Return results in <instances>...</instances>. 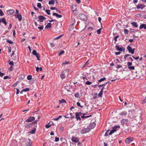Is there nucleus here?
Masks as SVG:
<instances>
[{
    "label": "nucleus",
    "instance_id": "nucleus-8",
    "mask_svg": "<svg viewBox=\"0 0 146 146\" xmlns=\"http://www.w3.org/2000/svg\"><path fill=\"white\" fill-rule=\"evenodd\" d=\"M145 5L143 4H140L137 5L136 8L137 9H142L144 8L145 7Z\"/></svg>",
    "mask_w": 146,
    "mask_h": 146
},
{
    "label": "nucleus",
    "instance_id": "nucleus-17",
    "mask_svg": "<svg viewBox=\"0 0 146 146\" xmlns=\"http://www.w3.org/2000/svg\"><path fill=\"white\" fill-rule=\"evenodd\" d=\"M144 28L145 29H146V24H141L139 26V29H141L143 28Z\"/></svg>",
    "mask_w": 146,
    "mask_h": 146
},
{
    "label": "nucleus",
    "instance_id": "nucleus-39",
    "mask_svg": "<svg viewBox=\"0 0 146 146\" xmlns=\"http://www.w3.org/2000/svg\"><path fill=\"white\" fill-rule=\"evenodd\" d=\"M92 84V82L89 81H87L86 82V84L88 85H90Z\"/></svg>",
    "mask_w": 146,
    "mask_h": 146
},
{
    "label": "nucleus",
    "instance_id": "nucleus-45",
    "mask_svg": "<svg viewBox=\"0 0 146 146\" xmlns=\"http://www.w3.org/2000/svg\"><path fill=\"white\" fill-rule=\"evenodd\" d=\"M69 64V62H67L66 61H64V62H63L62 63V65H64L65 64Z\"/></svg>",
    "mask_w": 146,
    "mask_h": 146
},
{
    "label": "nucleus",
    "instance_id": "nucleus-58",
    "mask_svg": "<svg viewBox=\"0 0 146 146\" xmlns=\"http://www.w3.org/2000/svg\"><path fill=\"white\" fill-rule=\"evenodd\" d=\"M130 56V55L129 54H126L124 56V58L126 59V58L128 57L129 56Z\"/></svg>",
    "mask_w": 146,
    "mask_h": 146
},
{
    "label": "nucleus",
    "instance_id": "nucleus-57",
    "mask_svg": "<svg viewBox=\"0 0 146 146\" xmlns=\"http://www.w3.org/2000/svg\"><path fill=\"white\" fill-rule=\"evenodd\" d=\"M59 140V137H55V141L56 142L58 141Z\"/></svg>",
    "mask_w": 146,
    "mask_h": 146
},
{
    "label": "nucleus",
    "instance_id": "nucleus-13",
    "mask_svg": "<svg viewBox=\"0 0 146 146\" xmlns=\"http://www.w3.org/2000/svg\"><path fill=\"white\" fill-rule=\"evenodd\" d=\"M39 21L40 22H42L43 20H45L46 18L40 15L38 17Z\"/></svg>",
    "mask_w": 146,
    "mask_h": 146
},
{
    "label": "nucleus",
    "instance_id": "nucleus-4",
    "mask_svg": "<svg viewBox=\"0 0 146 146\" xmlns=\"http://www.w3.org/2000/svg\"><path fill=\"white\" fill-rule=\"evenodd\" d=\"M127 48L129 52H131L132 54L134 53L135 48L132 49L129 46H128Z\"/></svg>",
    "mask_w": 146,
    "mask_h": 146
},
{
    "label": "nucleus",
    "instance_id": "nucleus-7",
    "mask_svg": "<svg viewBox=\"0 0 146 146\" xmlns=\"http://www.w3.org/2000/svg\"><path fill=\"white\" fill-rule=\"evenodd\" d=\"M75 114L76 115V119L77 120H81V119L80 116H81V112H76Z\"/></svg>",
    "mask_w": 146,
    "mask_h": 146
},
{
    "label": "nucleus",
    "instance_id": "nucleus-11",
    "mask_svg": "<svg viewBox=\"0 0 146 146\" xmlns=\"http://www.w3.org/2000/svg\"><path fill=\"white\" fill-rule=\"evenodd\" d=\"M7 13L9 15H11L14 13V10L13 9H9L7 11Z\"/></svg>",
    "mask_w": 146,
    "mask_h": 146
},
{
    "label": "nucleus",
    "instance_id": "nucleus-37",
    "mask_svg": "<svg viewBox=\"0 0 146 146\" xmlns=\"http://www.w3.org/2000/svg\"><path fill=\"white\" fill-rule=\"evenodd\" d=\"M102 29V27L100 28L99 29H98L97 30V34H99L100 33H101V30Z\"/></svg>",
    "mask_w": 146,
    "mask_h": 146
},
{
    "label": "nucleus",
    "instance_id": "nucleus-54",
    "mask_svg": "<svg viewBox=\"0 0 146 146\" xmlns=\"http://www.w3.org/2000/svg\"><path fill=\"white\" fill-rule=\"evenodd\" d=\"M132 57L135 60H137L139 59V57L137 56L136 57H134L133 56H132Z\"/></svg>",
    "mask_w": 146,
    "mask_h": 146
},
{
    "label": "nucleus",
    "instance_id": "nucleus-48",
    "mask_svg": "<svg viewBox=\"0 0 146 146\" xmlns=\"http://www.w3.org/2000/svg\"><path fill=\"white\" fill-rule=\"evenodd\" d=\"M132 65V63L131 62H128L127 63V65L128 67L131 66Z\"/></svg>",
    "mask_w": 146,
    "mask_h": 146
},
{
    "label": "nucleus",
    "instance_id": "nucleus-10",
    "mask_svg": "<svg viewBox=\"0 0 146 146\" xmlns=\"http://www.w3.org/2000/svg\"><path fill=\"white\" fill-rule=\"evenodd\" d=\"M96 124L94 122H93L91 123H90L89 125L88 128H89L90 130L93 129L96 126Z\"/></svg>",
    "mask_w": 146,
    "mask_h": 146
},
{
    "label": "nucleus",
    "instance_id": "nucleus-46",
    "mask_svg": "<svg viewBox=\"0 0 146 146\" xmlns=\"http://www.w3.org/2000/svg\"><path fill=\"white\" fill-rule=\"evenodd\" d=\"M62 36V35H60V36H58V37H56L55 38V40H58V39H59V38H60Z\"/></svg>",
    "mask_w": 146,
    "mask_h": 146
},
{
    "label": "nucleus",
    "instance_id": "nucleus-35",
    "mask_svg": "<svg viewBox=\"0 0 146 146\" xmlns=\"http://www.w3.org/2000/svg\"><path fill=\"white\" fill-rule=\"evenodd\" d=\"M74 95L76 97L78 98L79 96L80 95L78 93H75Z\"/></svg>",
    "mask_w": 146,
    "mask_h": 146
},
{
    "label": "nucleus",
    "instance_id": "nucleus-61",
    "mask_svg": "<svg viewBox=\"0 0 146 146\" xmlns=\"http://www.w3.org/2000/svg\"><path fill=\"white\" fill-rule=\"evenodd\" d=\"M50 125H49V124H47L46 125V126H45V127H46V128H49L50 127Z\"/></svg>",
    "mask_w": 146,
    "mask_h": 146
},
{
    "label": "nucleus",
    "instance_id": "nucleus-27",
    "mask_svg": "<svg viewBox=\"0 0 146 146\" xmlns=\"http://www.w3.org/2000/svg\"><path fill=\"white\" fill-rule=\"evenodd\" d=\"M81 19L83 20H85L86 19V16L84 14H81Z\"/></svg>",
    "mask_w": 146,
    "mask_h": 146
},
{
    "label": "nucleus",
    "instance_id": "nucleus-63",
    "mask_svg": "<svg viewBox=\"0 0 146 146\" xmlns=\"http://www.w3.org/2000/svg\"><path fill=\"white\" fill-rule=\"evenodd\" d=\"M50 9L51 10H56V9H57L55 7H52L50 8Z\"/></svg>",
    "mask_w": 146,
    "mask_h": 146
},
{
    "label": "nucleus",
    "instance_id": "nucleus-59",
    "mask_svg": "<svg viewBox=\"0 0 146 146\" xmlns=\"http://www.w3.org/2000/svg\"><path fill=\"white\" fill-rule=\"evenodd\" d=\"M36 130V129L35 128L32 131L31 133L32 134L35 133V132Z\"/></svg>",
    "mask_w": 146,
    "mask_h": 146
},
{
    "label": "nucleus",
    "instance_id": "nucleus-47",
    "mask_svg": "<svg viewBox=\"0 0 146 146\" xmlns=\"http://www.w3.org/2000/svg\"><path fill=\"white\" fill-rule=\"evenodd\" d=\"M119 37V36L118 35H117L114 37V39L115 42H116L117 41V38Z\"/></svg>",
    "mask_w": 146,
    "mask_h": 146
},
{
    "label": "nucleus",
    "instance_id": "nucleus-16",
    "mask_svg": "<svg viewBox=\"0 0 146 146\" xmlns=\"http://www.w3.org/2000/svg\"><path fill=\"white\" fill-rule=\"evenodd\" d=\"M128 120L126 119H123L121 121V123L122 124H124L127 123Z\"/></svg>",
    "mask_w": 146,
    "mask_h": 146
},
{
    "label": "nucleus",
    "instance_id": "nucleus-44",
    "mask_svg": "<svg viewBox=\"0 0 146 146\" xmlns=\"http://www.w3.org/2000/svg\"><path fill=\"white\" fill-rule=\"evenodd\" d=\"M7 42L9 43V44H11L13 43V42H12V41L10 40H8V39L7 40Z\"/></svg>",
    "mask_w": 146,
    "mask_h": 146
},
{
    "label": "nucleus",
    "instance_id": "nucleus-15",
    "mask_svg": "<svg viewBox=\"0 0 146 146\" xmlns=\"http://www.w3.org/2000/svg\"><path fill=\"white\" fill-rule=\"evenodd\" d=\"M77 6L75 5H72L71 9L73 12L75 11L77 9Z\"/></svg>",
    "mask_w": 146,
    "mask_h": 146
},
{
    "label": "nucleus",
    "instance_id": "nucleus-41",
    "mask_svg": "<svg viewBox=\"0 0 146 146\" xmlns=\"http://www.w3.org/2000/svg\"><path fill=\"white\" fill-rule=\"evenodd\" d=\"M77 105L78 106L82 108L83 107V106L80 105V104L79 102H77Z\"/></svg>",
    "mask_w": 146,
    "mask_h": 146
},
{
    "label": "nucleus",
    "instance_id": "nucleus-1",
    "mask_svg": "<svg viewBox=\"0 0 146 146\" xmlns=\"http://www.w3.org/2000/svg\"><path fill=\"white\" fill-rule=\"evenodd\" d=\"M133 137H129L126 138L125 140V142L127 144H129L133 140Z\"/></svg>",
    "mask_w": 146,
    "mask_h": 146
},
{
    "label": "nucleus",
    "instance_id": "nucleus-42",
    "mask_svg": "<svg viewBox=\"0 0 146 146\" xmlns=\"http://www.w3.org/2000/svg\"><path fill=\"white\" fill-rule=\"evenodd\" d=\"M27 79L28 80H30L32 79V77L31 75H29L27 77Z\"/></svg>",
    "mask_w": 146,
    "mask_h": 146
},
{
    "label": "nucleus",
    "instance_id": "nucleus-52",
    "mask_svg": "<svg viewBox=\"0 0 146 146\" xmlns=\"http://www.w3.org/2000/svg\"><path fill=\"white\" fill-rule=\"evenodd\" d=\"M9 78V79H10L11 78L10 77H9V76H4V77H3V79H4V80H5V79H6L7 78Z\"/></svg>",
    "mask_w": 146,
    "mask_h": 146
},
{
    "label": "nucleus",
    "instance_id": "nucleus-9",
    "mask_svg": "<svg viewBox=\"0 0 146 146\" xmlns=\"http://www.w3.org/2000/svg\"><path fill=\"white\" fill-rule=\"evenodd\" d=\"M14 16L16 18H17L19 21H21L22 19V17L21 14L19 15H15Z\"/></svg>",
    "mask_w": 146,
    "mask_h": 146
},
{
    "label": "nucleus",
    "instance_id": "nucleus-26",
    "mask_svg": "<svg viewBox=\"0 0 146 146\" xmlns=\"http://www.w3.org/2000/svg\"><path fill=\"white\" fill-rule=\"evenodd\" d=\"M115 47L117 49V50L120 51H122V48L121 47H119V46L117 45Z\"/></svg>",
    "mask_w": 146,
    "mask_h": 146
},
{
    "label": "nucleus",
    "instance_id": "nucleus-2",
    "mask_svg": "<svg viewBox=\"0 0 146 146\" xmlns=\"http://www.w3.org/2000/svg\"><path fill=\"white\" fill-rule=\"evenodd\" d=\"M90 131V129L88 127L86 128L82 129L81 131V133L82 134H84L87 132H88Z\"/></svg>",
    "mask_w": 146,
    "mask_h": 146
},
{
    "label": "nucleus",
    "instance_id": "nucleus-49",
    "mask_svg": "<svg viewBox=\"0 0 146 146\" xmlns=\"http://www.w3.org/2000/svg\"><path fill=\"white\" fill-rule=\"evenodd\" d=\"M29 90V88H26L25 89H23V91L24 92H26Z\"/></svg>",
    "mask_w": 146,
    "mask_h": 146
},
{
    "label": "nucleus",
    "instance_id": "nucleus-34",
    "mask_svg": "<svg viewBox=\"0 0 146 146\" xmlns=\"http://www.w3.org/2000/svg\"><path fill=\"white\" fill-rule=\"evenodd\" d=\"M37 6L39 9H41L42 7L41 4L40 3H38L37 4Z\"/></svg>",
    "mask_w": 146,
    "mask_h": 146
},
{
    "label": "nucleus",
    "instance_id": "nucleus-28",
    "mask_svg": "<svg viewBox=\"0 0 146 146\" xmlns=\"http://www.w3.org/2000/svg\"><path fill=\"white\" fill-rule=\"evenodd\" d=\"M35 56L36 57L37 59L38 60H40V54H39L38 53L37 54H36Z\"/></svg>",
    "mask_w": 146,
    "mask_h": 146
},
{
    "label": "nucleus",
    "instance_id": "nucleus-12",
    "mask_svg": "<svg viewBox=\"0 0 146 146\" xmlns=\"http://www.w3.org/2000/svg\"><path fill=\"white\" fill-rule=\"evenodd\" d=\"M71 140L72 142L75 143H77L79 141L78 138L75 137H72Z\"/></svg>",
    "mask_w": 146,
    "mask_h": 146
},
{
    "label": "nucleus",
    "instance_id": "nucleus-30",
    "mask_svg": "<svg viewBox=\"0 0 146 146\" xmlns=\"http://www.w3.org/2000/svg\"><path fill=\"white\" fill-rule=\"evenodd\" d=\"M59 102L60 103H66V101L64 99H62L61 100H59Z\"/></svg>",
    "mask_w": 146,
    "mask_h": 146
},
{
    "label": "nucleus",
    "instance_id": "nucleus-25",
    "mask_svg": "<svg viewBox=\"0 0 146 146\" xmlns=\"http://www.w3.org/2000/svg\"><path fill=\"white\" fill-rule=\"evenodd\" d=\"M131 24L133 25V26L135 27H138V25L136 22H132L131 23Z\"/></svg>",
    "mask_w": 146,
    "mask_h": 146
},
{
    "label": "nucleus",
    "instance_id": "nucleus-36",
    "mask_svg": "<svg viewBox=\"0 0 146 146\" xmlns=\"http://www.w3.org/2000/svg\"><path fill=\"white\" fill-rule=\"evenodd\" d=\"M106 79V78H102L100 79V80H99L98 82H102V81H103L104 80H105Z\"/></svg>",
    "mask_w": 146,
    "mask_h": 146
},
{
    "label": "nucleus",
    "instance_id": "nucleus-19",
    "mask_svg": "<svg viewBox=\"0 0 146 146\" xmlns=\"http://www.w3.org/2000/svg\"><path fill=\"white\" fill-rule=\"evenodd\" d=\"M53 16H56L57 18H61L62 16L61 15H58L55 13H53Z\"/></svg>",
    "mask_w": 146,
    "mask_h": 146
},
{
    "label": "nucleus",
    "instance_id": "nucleus-32",
    "mask_svg": "<svg viewBox=\"0 0 146 146\" xmlns=\"http://www.w3.org/2000/svg\"><path fill=\"white\" fill-rule=\"evenodd\" d=\"M32 53L33 55H35L37 54L38 53L36 52V51L35 50H33V51Z\"/></svg>",
    "mask_w": 146,
    "mask_h": 146
},
{
    "label": "nucleus",
    "instance_id": "nucleus-31",
    "mask_svg": "<svg viewBox=\"0 0 146 146\" xmlns=\"http://www.w3.org/2000/svg\"><path fill=\"white\" fill-rule=\"evenodd\" d=\"M9 65H11V68H12L13 66L14 65V62L13 61H10L9 63Z\"/></svg>",
    "mask_w": 146,
    "mask_h": 146
},
{
    "label": "nucleus",
    "instance_id": "nucleus-29",
    "mask_svg": "<svg viewBox=\"0 0 146 146\" xmlns=\"http://www.w3.org/2000/svg\"><path fill=\"white\" fill-rule=\"evenodd\" d=\"M51 24L50 23H47V25L45 27V29H47L48 28H50Z\"/></svg>",
    "mask_w": 146,
    "mask_h": 146
},
{
    "label": "nucleus",
    "instance_id": "nucleus-64",
    "mask_svg": "<svg viewBox=\"0 0 146 146\" xmlns=\"http://www.w3.org/2000/svg\"><path fill=\"white\" fill-rule=\"evenodd\" d=\"M12 25L11 23H10L8 27L9 29H11L12 27Z\"/></svg>",
    "mask_w": 146,
    "mask_h": 146
},
{
    "label": "nucleus",
    "instance_id": "nucleus-24",
    "mask_svg": "<svg viewBox=\"0 0 146 146\" xmlns=\"http://www.w3.org/2000/svg\"><path fill=\"white\" fill-rule=\"evenodd\" d=\"M66 76L64 72H62L61 75L60 77L62 79H63L65 78Z\"/></svg>",
    "mask_w": 146,
    "mask_h": 146
},
{
    "label": "nucleus",
    "instance_id": "nucleus-62",
    "mask_svg": "<svg viewBox=\"0 0 146 146\" xmlns=\"http://www.w3.org/2000/svg\"><path fill=\"white\" fill-rule=\"evenodd\" d=\"M122 67V66L120 65H118L116 67V68L118 69H119Z\"/></svg>",
    "mask_w": 146,
    "mask_h": 146
},
{
    "label": "nucleus",
    "instance_id": "nucleus-43",
    "mask_svg": "<svg viewBox=\"0 0 146 146\" xmlns=\"http://www.w3.org/2000/svg\"><path fill=\"white\" fill-rule=\"evenodd\" d=\"M46 13L48 15H50V10H46Z\"/></svg>",
    "mask_w": 146,
    "mask_h": 146
},
{
    "label": "nucleus",
    "instance_id": "nucleus-6",
    "mask_svg": "<svg viewBox=\"0 0 146 146\" xmlns=\"http://www.w3.org/2000/svg\"><path fill=\"white\" fill-rule=\"evenodd\" d=\"M32 141L31 139H29L27 140L26 141V145L27 146H31Z\"/></svg>",
    "mask_w": 146,
    "mask_h": 146
},
{
    "label": "nucleus",
    "instance_id": "nucleus-20",
    "mask_svg": "<svg viewBox=\"0 0 146 146\" xmlns=\"http://www.w3.org/2000/svg\"><path fill=\"white\" fill-rule=\"evenodd\" d=\"M127 114V112L126 111H122L119 113V115H126Z\"/></svg>",
    "mask_w": 146,
    "mask_h": 146
},
{
    "label": "nucleus",
    "instance_id": "nucleus-22",
    "mask_svg": "<svg viewBox=\"0 0 146 146\" xmlns=\"http://www.w3.org/2000/svg\"><path fill=\"white\" fill-rule=\"evenodd\" d=\"M120 127V126L119 125L115 126L113 127L112 129L115 132L117 131V129L119 128Z\"/></svg>",
    "mask_w": 146,
    "mask_h": 146
},
{
    "label": "nucleus",
    "instance_id": "nucleus-3",
    "mask_svg": "<svg viewBox=\"0 0 146 146\" xmlns=\"http://www.w3.org/2000/svg\"><path fill=\"white\" fill-rule=\"evenodd\" d=\"M37 121H35L33 122L32 123H27L25 125V127L29 129L31 127L32 125H33L34 124H36Z\"/></svg>",
    "mask_w": 146,
    "mask_h": 146
},
{
    "label": "nucleus",
    "instance_id": "nucleus-33",
    "mask_svg": "<svg viewBox=\"0 0 146 146\" xmlns=\"http://www.w3.org/2000/svg\"><path fill=\"white\" fill-rule=\"evenodd\" d=\"M128 68L129 69L131 70H134L135 69V67L134 66H130L128 67Z\"/></svg>",
    "mask_w": 146,
    "mask_h": 146
},
{
    "label": "nucleus",
    "instance_id": "nucleus-40",
    "mask_svg": "<svg viewBox=\"0 0 146 146\" xmlns=\"http://www.w3.org/2000/svg\"><path fill=\"white\" fill-rule=\"evenodd\" d=\"M103 93L102 92H100V93L98 94V96L99 97H101L102 96Z\"/></svg>",
    "mask_w": 146,
    "mask_h": 146
},
{
    "label": "nucleus",
    "instance_id": "nucleus-23",
    "mask_svg": "<svg viewBox=\"0 0 146 146\" xmlns=\"http://www.w3.org/2000/svg\"><path fill=\"white\" fill-rule=\"evenodd\" d=\"M55 2V0H50L48 1V4L49 5H53L54 4Z\"/></svg>",
    "mask_w": 146,
    "mask_h": 146
},
{
    "label": "nucleus",
    "instance_id": "nucleus-18",
    "mask_svg": "<svg viewBox=\"0 0 146 146\" xmlns=\"http://www.w3.org/2000/svg\"><path fill=\"white\" fill-rule=\"evenodd\" d=\"M85 114H86L85 113H83V115L81 116V118H82V119H83L84 118H88V117H89L91 116L92 115H88V116H85Z\"/></svg>",
    "mask_w": 146,
    "mask_h": 146
},
{
    "label": "nucleus",
    "instance_id": "nucleus-5",
    "mask_svg": "<svg viewBox=\"0 0 146 146\" xmlns=\"http://www.w3.org/2000/svg\"><path fill=\"white\" fill-rule=\"evenodd\" d=\"M35 119V117H34L30 116L29 118L25 121L27 122H31L34 121Z\"/></svg>",
    "mask_w": 146,
    "mask_h": 146
},
{
    "label": "nucleus",
    "instance_id": "nucleus-60",
    "mask_svg": "<svg viewBox=\"0 0 146 146\" xmlns=\"http://www.w3.org/2000/svg\"><path fill=\"white\" fill-rule=\"evenodd\" d=\"M109 131H110V130H108V131H106V133L105 134V136H106L108 135V133H109Z\"/></svg>",
    "mask_w": 146,
    "mask_h": 146
},
{
    "label": "nucleus",
    "instance_id": "nucleus-51",
    "mask_svg": "<svg viewBox=\"0 0 146 146\" xmlns=\"http://www.w3.org/2000/svg\"><path fill=\"white\" fill-rule=\"evenodd\" d=\"M44 28L43 26H41L40 27H38V28L40 30H42Z\"/></svg>",
    "mask_w": 146,
    "mask_h": 146
},
{
    "label": "nucleus",
    "instance_id": "nucleus-53",
    "mask_svg": "<svg viewBox=\"0 0 146 146\" xmlns=\"http://www.w3.org/2000/svg\"><path fill=\"white\" fill-rule=\"evenodd\" d=\"M11 47H8V52L9 53H10L11 52Z\"/></svg>",
    "mask_w": 146,
    "mask_h": 146
},
{
    "label": "nucleus",
    "instance_id": "nucleus-38",
    "mask_svg": "<svg viewBox=\"0 0 146 146\" xmlns=\"http://www.w3.org/2000/svg\"><path fill=\"white\" fill-rule=\"evenodd\" d=\"M124 32L125 34H127L128 33V31L127 29H124Z\"/></svg>",
    "mask_w": 146,
    "mask_h": 146
},
{
    "label": "nucleus",
    "instance_id": "nucleus-55",
    "mask_svg": "<svg viewBox=\"0 0 146 146\" xmlns=\"http://www.w3.org/2000/svg\"><path fill=\"white\" fill-rule=\"evenodd\" d=\"M114 132H115V131H114L113 129H112L110 131V132L109 133V134L110 135H111L112 134H113Z\"/></svg>",
    "mask_w": 146,
    "mask_h": 146
},
{
    "label": "nucleus",
    "instance_id": "nucleus-14",
    "mask_svg": "<svg viewBox=\"0 0 146 146\" xmlns=\"http://www.w3.org/2000/svg\"><path fill=\"white\" fill-rule=\"evenodd\" d=\"M74 20H75V19L74 18L72 19V21H74V22L73 23H72V24L71 25H70L69 27V29L70 30L72 31L73 30V29L74 28L73 25H74V24L75 23V22H74Z\"/></svg>",
    "mask_w": 146,
    "mask_h": 146
},
{
    "label": "nucleus",
    "instance_id": "nucleus-56",
    "mask_svg": "<svg viewBox=\"0 0 146 146\" xmlns=\"http://www.w3.org/2000/svg\"><path fill=\"white\" fill-rule=\"evenodd\" d=\"M64 53V51L63 50H62L60 52V53L59 54V55L60 56L62 54H63Z\"/></svg>",
    "mask_w": 146,
    "mask_h": 146
},
{
    "label": "nucleus",
    "instance_id": "nucleus-50",
    "mask_svg": "<svg viewBox=\"0 0 146 146\" xmlns=\"http://www.w3.org/2000/svg\"><path fill=\"white\" fill-rule=\"evenodd\" d=\"M4 15V14L1 9H0V15L1 16H3Z\"/></svg>",
    "mask_w": 146,
    "mask_h": 146
},
{
    "label": "nucleus",
    "instance_id": "nucleus-21",
    "mask_svg": "<svg viewBox=\"0 0 146 146\" xmlns=\"http://www.w3.org/2000/svg\"><path fill=\"white\" fill-rule=\"evenodd\" d=\"M0 22H2L5 24V25H6L7 24V23L5 19L4 18H3L1 19V21L0 20Z\"/></svg>",
    "mask_w": 146,
    "mask_h": 146
}]
</instances>
